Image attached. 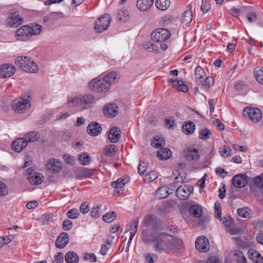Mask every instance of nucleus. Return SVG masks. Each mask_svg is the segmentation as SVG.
Wrapping results in <instances>:
<instances>
[{"label":"nucleus","instance_id":"obj_20","mask_svg":"<svg viewBox=\"0 0 263 263\" xmlns=\"http://www.w3.org/2000/svg\"><path fill=\"white\" fill-rule=\"evenodd\" d=\"M87 129L89 135L97 136L101 133L102 128L98 123L91 122L88 125Z\"/></svg>","mask_w":263,"mask_h":263},{"label":"nucleus","instance_id":"obj_24","mask_svg":"<svg viewBox=\"0 0 263 263\" xmlns=\"http://www.w3.org/2000/svg\"><path fill=\"white\" fill-rule=\"evenodd\" d=\"M117 76L116 72H110L105 75L102 78L110 88L112 84H115L118 81Z\"/></svg>","mask_w":263,"mask_h":263},{"label":"nucleus","instance_id":"obj_29","mask_svg":"<svg viewBox=\"0 0 263 263\" xmlns=\"http://www.w3.org/2000/svg\"><path fill=\"white\" fill-rule=\"evenodd\" d=\"M165 144V141L163 137L158 135L154 137V139L151 142L152 146L156 148L162 147L164 146Z\"/></svg>","mask_w":263,"mask_h":263},{"label":"nucleus","instance_id":"obj_35","mask_svg":"<svg viewBox=\"0 0 263 263\" xmlns=\"http://www.w3.org/2000/svg\"><path fill=\"white\" fill-rule=\"evenodd\" d=\"M193 18V14L191 10H186L182 14V22L185 25L190 23Z\"/></svg>","mask_w":263,"mask_h":263},{"label":"nucleus","instance_id":"obj_50","mask_svg":"<svg viewBox=\"0 0 263 263\" xmlns=\"http://www.w3.org/2000/svg\"><path fill=\"white\" fill-rule=\"evenodd\" d=\"M9 193V189L7 185L3 182L0 181V196H5Z\"/></svg>","mask_w":263,"mask_h":263},{"label":"nucleus","instance_id":"obj_64","mask_svg":"<svg viewBox=\"0 0 263 263\" xmlns=\"http://www.w3.org/2000/svg\"><path fill=\"white\" fill-rule=\"evenodd\" d=\"M89 210V207L86 202L82 203L80 208V211L83 214L87 213Z\"/></svg>","mask_w":263,"mask_h":263},{"label":"nucleus","instance_id":"obj_26","mask_svg":"<svg viewBox=\"0 0 263 263\" xmlns=\"http://www.w3.org/2000/svg\"><path fill=\"white\" fill-rule=\"evenodd\" d=\"M168 82L170 83H171L172 86L177 88L178 91L183 92H185L188 91V87L187 85L184 84L182 81L170 80Z\"/></svg>","mask_w":263,"mask_h":263},{"label":"nucleus","instance_id":"obj_30","mask_svg":"<svg viewBox=\"0 0 263 263\" xmlns=\"http://www.w3.org/2000/svg\"><path fill=\"white\" fill-rule=\"evenodd\" d=\"M12 23H10L9 25L11 27H17L23 23V18L20 16L16 12L12 14L11 17Z\"/></svg>","mask_w":263,"mask_h":263},{"label":"nucleus","instance_id":"obj_39","mask_svg":"<svg viewBox=\"0 0 263 263\" xmlns=\"http://www.w3.org/2000/svg\"><path fill=\"white\" fill-rule=\"evenodd\" d=\"M231 149L226 145H221L219 148V152L223 157H229L232 156Z\"/></svg>","mask_w":263,"mask_h":263},{"label":"nucleus","instance_id":"obj_63","mask_svg":"<svg viewBox=\"0 0 263 263\" xmlns=\"http://www.w3.org/2000/svg\"><path fill=\"white\" fill-rule=\"evenodd\" d=\"M222 223L227 227V229L231 227V224L233 223V220L231 218L228 217H224L222 218Z\"/></svg>","mask_w":263,"mask_h":263},{"label":"nucleus","instance_id":"obj_5","mask_svg":"<svg viewBox=\"0 0 263 263\" xmlns=\"http://www.w3.org/2000/svg\"><path fill=\"white\" fill-rule=\"evenodd\" d=\"M104 81L101 77L94 78L88 83V88L97 92L106 93L110 88Z\"/></svg>","mask_w":263,"mask_h":263},{"label":"nucleus","instance_id":"obj_2","mask_svg":"<svg viewBox=\"0 0 263 263\" xmlns=\"http://www.w3.org/2000/svg\"><path fill=\"white\" fill-rule=\"evenodd\" d=\"M171 36L170 31L165 28H159L153 31L151 33V38L156 43L147 42L143 44L145 49H155L161 48V49H166L170 45L166 43Z\"/></svg>","mask_w":263,"mask_h":263},{"label":"nucleus","instance_id":"obj_11","mask_svg":"<svg viewBox=\"0 0 263 263\" xmlns=\"http://www.w3.org/2000/svg\"><path fill=\"white\" fill-rule=\"evenodd\" d=\"M193 191V188L192 187L187 186L185 185H181L178 187L176 193L179 199L185 200L189 198Z\"/></svg>","mask_w":263,"mask_h":263},{"label":"nucleus","instance_id":"obj_10","mask_svg":"<svg viewBox=\"0 0 263 263\" xmlns=\"http://www.w3.org/2000/svg\"><path fill=\"white\" fill-rule=\"evenodd\" d=\"M16 69L12 64L8 63L0 65V78L4 79L12 77L15 72Z\"/></svg>","mask_w":263,"mask_h":263},{"label":"nucleus","instance_id":"obj_3","mask_svg":"<svg viewBox=\"0 0 263 263\" xmlns=\"http://www.w3.org/2000/svg\"><path fill=\"white\" fill-rule=\"evenodd\" d=\"M42 29V26L37 24H32L31 26L24 25L17 30L15 36L17 40L26 41L33 35L40 34Z\"/></svg>","mask_w":263,"mask_h":263},{"label":"nucleus","instance_id":"obj_1","mask_svg":"<svg viewBox=\"0 0 263 263\" xmlns=\"http://www.w3.org/2000/svg\"><path fill=\"white\" fill-rule=\"evenodd\" d=\"M142 239L146 243L153 242L155 250L158 252L176 249L181 245L180 239L163 232H154L151 234L147 231L143 230Z\"/></svg>","mask_w":263,"mask_h":263},{"label":"nucleus","instance_id":"obj_21","mask_svg":"<svg viewBox=\"0 0 263 263\" xmlns=\"http://www.w3.org/2000/svg\"><path fill=\"white\" fill-rule=\"evenodd\" d=\"M69 242V235L67 233L62 232L55 241V246L59 248H63Z\"/></svg>","mask_w":263,"mask_h":263},{"label":"nucleus","instance_id":"obj_42","mask_svg":"<svg viewBox=\"0 0 263 263\" xmlns=\"http://www.w3.org/2000/svg\"><path fill=\"white\" fill-rule=\"evenodd\" d=\"M92 170L84 168L80 171L77 174V178H90L93 175Z\"/></svg>","mask_w":263,"mask_h":263},{"label":"nucleus","instance_id":"obj_4","mask_svg":"<svg viewBox=\"0 0 263 263\" xmlns=\"http://www.w3.org/2000/svg\"><path fill=\"white\" fill-rule=\"evenodd\" d=\"M15 65L23 70L31 73L38 71L37 65L29 57L20 56L16 58Z\"/></svg>","mask_w":263,"mask_h":263},{"label":"nucleus","instance_id":"obj_48","mask_svg":"<svg viewBox=\"0 0 263 263\" xmlns=\"http://www.w3.org/2000/svg\"><path fill=\"white\" fill-rule=\"evenodd\" d=\"M214 213L215 217L222 220L221 218V206L219 202H216L214 205Z\"/></svg>","mask_w":263,"mask_h":263},{"label":"nucleus","instance_id":"obj_55","mask_svg":"<svg viewBox=\"0 0 263 263\" xmlns=\"http://www.w3.org/2000/svg\"><path fill=\"white\" fill-rule=\"evenodd\" d=\"M128 15V12L127 10H120L118 13V18L119 20L125 22L126 17Z\"/></svg>","mask_w":263,"mask_h":263},{"label":"nucleus","instance_id":"obj_31","mask_svg":"<svg viewBox=\"0 0 263 263\" xmlns=\"http://www.w3.org/2000/svg\"><path fill=\"white\" fill-rule=\"evenodd\" d=\"M65 259L67 263H78L79 258L76 253L70 251L65 254Z\"/></svg>","mask_w":263,"mask_h":263},{"label":"nucleus","instance_id":"obj_49","mask_svg":"<svg viewBox=\"0 0 263 263\" xmlns=\"http://www.w3.org/2000/svg\"><path fill=\"white\" fill-rule=\"evenodd\" d=\"M211 131L206 128H202L199 132V138L203 140L207 139L211 135Z\"/></svg>","mask_w":263,"mask_h":263},{"label":"nucleus","instance_id":"obj_12","mask_svg":"<svg viewBox=\"0 0 263 263\" xmlns=\"http://www.w3.org/2000/svg\"><path fill=\"white\" fill-rule=\"evenodd\" d=\"M195 247L196 249L199 252H208L210 249V243L208 239L205 237H199L196 240Z\"/></svg>","mask_w":263,"mask_h":263},{"label":"nucleus","instance_id":"obj_8","mask_svg":"<svg viewBox=\"0 0 263 263\" xmlns=\"http://www.w3.org/2000/svg\"><path fill=\"white\" fill-rule=\"evenodd\" d=\"M111 21V16L105 14L97 18L94 27L96 33H101L107 30Z\"/></svg>","mask_w":263,"mask_h":263},{"label":"nucleus","instance_id":"obj_43","mask_svg":"<svg viewBox=\"0 0 263 263\" xmlns=\"http://www.w3.org/2000/svg\"><path fill=\"white\" fill-rule=\"evenodd\" d=\"M40 137V135L38 133L35 132H30L27 135H25V138L27 141V143L28 142H32L36 140H37Z\"/></svg>","mask_w":263,"mask_h":263},{"label":"nucleus","instance_id":"obj_41","mask_svg":"<svg viewBox=\"0 0 263 263\" xmlns=\"http://www.w3.org/2000/svg\"><path fill=\"white\" fill-rule=\"evenodd\" d=\"M170 5V0H156V6L160 10H165L167 9Z\"/></svg>","mask_w":263,"mask_h":263},{"label":"nucleus","instance_id":"obj_33","mask_svg":"<svg viewBox=\"0 0 263 263\" xmlns=\"http://www.w3.org/2000/svg\"><path fill=\"white\" fill-rule=\"evenodd\" d=\"M195 75L196 81L200 83H202L204 79L205 72L201 67L198 66L196 67L195 71Z\"/></svg>","mask_w":263,"mask_h":263},{"label":"nucleus","instance_id":"obj_37","mask_svg":"<svg viewBox=\"0 0 263 263\" xmlns=\"http://www.w3.org/2000/svg\"><path fill=\"white\" fill-rule=\"evenodd\" d=\"M190 212L195 217H200L202 215V209L199 205H193L191 206Z\"/></svg>","mask_w":263,"mask_h":263},{"label":"nucleus","instance_id":"obj_27","mask_svg":"<svg viewBox=\"0 0 263 263\" xmlns=\"http://www.w3.org/2000/svg\"><path fill=\"white\" fill-rule=\"evenodd\" d=\"M43 176L39 173H34L27 177V179L29 183L33 185L41 184L43 181Z\"/></svg>","mask_w":263,"mask_h":263},{"label":"nucleus","instance_id":"obj_16","mask_svg":"<svg viewBox=\"0 0 263 263\" xmlns=\"http://www.w3.org/2000/svg\"><path fill=\"white\" fill-rule=\"evenodd\" d=\"M96 102L94 96L91 94H87L81 98V105L84 108H87L92 106Z\"/></svg>","mask_w":263,"mask_h":263},{"label":"nucleus","instance_id":"obj_56","mask_svg":"<svg viewBox=\"0 0 263 263\" xmlns=\"http://www.w3.org/2000/svg\"><path fill=\"white\" fill-rule=\"evenodd\" d=\"M156 216L154 215H148L144 218V224L146 226L152 224L156 220Z\"/></svg>","mask_w":263,"mask_h":263},{"label":"nucleus","instance_id":"obj_13","mask_svg":"<svg viewBox=\"0 0 263 263\" xmlns=\"http://www.w3.org/2000/svg\"><path fill=\"white\" fill-rule=\"evenodd\" d=\"M184 157L186 160L197 161L200 157L199 151L197 148L189 147L184 151Z\"/></svg>","mask_w":263,"mask_h":263},{"label":"nucleus","instance_id":"obj_54","mask_svg":"<svg viewBox=\"0 0 263 263\" xmlns=\"http://www.w3.org/2000/svg\"><path fill=\"white\" fill-rule=\"evenodd\" d=\"M254 184L258 187H263V174L257 176L254 178Z\"/></svg>","mask_w":263,"mask_h":263},{"label":"nucleus","instance_id":"obj_62","mask_svg":"<svg viewBox=\"0 0 263 263\" xmlns=\"http://www.w3.org/2000/svg\"><path fill=\"white\" fill-rule=\"evenodd\" d=\"M247 18L250 23L254 22L257 20V15L255 12H251L247 14Z\"/></svg>","mask_w":263,"mask_h":263},{"label":"nucleus","instance_id":"obj_53","mask_svg":"<svg viewBox=\"0 0 263 263\" xmlns=\"http://www.w3.org/2000/svg\"><path fill=\"white\" fill-rule=\"evenodd\" d=\"M101 206H97V207H93L91 210V215L95 218H98L101 215Z\"/></svg>","mask_w":263,"mask_h":263},{"label":"nucleus","instance_id":"obj_15","mask_svg":"<svg viewBox=\"0 0 263 263\" xmlns=\"http://www.w3.org/2000/svg\"><path fill=\"white\" fill-rule=\"evenodd\" d=\"M129 180L128 177H125L124 178H120L116 181L111 182V186L115 189V192L120 194L122 193L124 190V186Z\"/></svg>","mask_w":263,"mask_h":263},{"label":"nucleus","instance_id":"obj_32","mask_svg":"<svg viewBox=\"0 0 263 263\" xmlns=\"http://www.w3.org/2000/svg\"><path fill=\"white\" fill-rule=\"evenodd\" d=\"M234 257L237 263H247V260L243 252L239 250L233 251Z\"/></svg>","mask_w":263,"mask_h":263},{"label":"nucleus","instance_id":"obj_34","mask_svg":"<svg viewBox=\"0 0 263 263\" xmlns=\"http://www.w3.org/2000/svg\"><path fill=\"white\" fill-rule=\"evenodd\" d=\"M237 212L239 216L245 218H250L252 214V210L247 207L238 209Z\"/></svg>","mask_w":263,"mask_h":263},{"label":"nucleus","instance_id":"obj_58","mask_svg":"<svg viewBox=\"0 0 263 263\" xmlns=\"http://www.w3.org/2000/svg\"><path fill=\"white\" fill-rule=\"evenodd\" d=\"M72 222L67 219L64 220L62 223L63 228L66 231L70 230L72 228Z\"/></svg>","mask_w":263,"mask_h":263},{"label":"nucleus","instance_id":"obj_14","mask_svg":"<svg viewBox=\"0 0 263 263\" xmlns=\"http://www.w3.org/2000/svg\"><path fill=\"white\" fill-rule=\"evenodd\" d=\"M232 181L234 186L241 188L247 184V177L243 174L236 175L232 178Z\"/></svg>","mask_w":263,"mask_h":263},{"label":"nucleus","instance_id":"obj_38","mask_svg":"<svg viewBox=\"0 0 263 263\" xmlns=\"http://www.w3.org/2000/svg\"><path fill=\"white\" fill-rule=\"evenodd\" d=\"M195 124L192 122L186 123L182 125V132L185 134H192L195 130Z\"/></svg>","mask_w":263,"mask_h":263},{"label":"nucleus","instance_id":"obj_57","mask_svg":"<svg viewBox=\"0 0 263 263\" xmlns=\"http://www.w3.org/2000/svg\"><path fill=\"white\" fill-rule=\"evenodd\" d=\"M147 164L144 161H141L138 165V170L140 174H143L146 170Z\"/></svg>","mask_w":263,"mask_h":263},{"label":"nucleus","instance_id":"obj_52","mask_svg":"<svg viewBox=\"0 0 263 263\" xmlns=\"http://www.w3.org/2000/svg\"><path fill=\"white\" fill-rule=\"evenodd\" d=\"M117 150V147L115 145H110L105 149V155L110 156L113 155Z\"/></svg>","mask_w":263,"mask_h":263},{"label":"nucleus","instance_id":"obj_9","mask_svg":"<svg viewBox=\"0 0 263 263\" xmlns=\"http://www.w3.org/2000/svg\"><path fill=\"white\" fill-rule=\"evenodd\" d=\"M243 112L247 116L250 120L254 123L260 121L262 117L261 110L258 108H246Z\"/></svg>","mask_w":263,"mask_h":263},{"label":"nucleus","instance_id":"obj_44","mask_svg":"<svg viewBox=\"0 0 263 263\" xmlns=\"http://www.w3.org/2000/svg\"><path fill=\"white\" fill-rule=\"evenodd\" d=\"M157 177V173L155 171H151L145 175L144 180L145 182L149 183L156 179Z\"/></svg>","mask_w":263,"mask_h":263},{"label":"nucleus","instance_id":"obj_61","mask_svg":"<svg viewBox=\"0 0 263 263\" xmlns=\"http://www.w3.org/2000/svg\"><path fill=\"white\" fill-rule=\"evenodd\" d=\"M64 261V255L62 253H58L54 256L53 263H62Z\"/></svg>","mask_w":263,"mask_h":263},{"label":"nucleus","instance_id":"obj_40","mask_svg":"<svg viewBox=\"0 0 263 263\" xmlns=\"http://www.w3.org/2000/svg\"><path fill=\"white\" fill-rule=\"evenodd\" d=\"M214 82V79L211 77H209L206 78L205 79H204L203 80L202 83L200 84L202 85V88L205 91H208L210 87L213 85Z\"/></svg>","mask_w":263,"mask_h":263},{"label":"nucleus","instance_id":"obj_45","mask_svg":"<svg viewBox=\"0 0 263 263\" xmlns=\"http://www.w3.org/2000/svg\"><path fill=\"white\" fill-rule=\"evenodd\" d=\"M90 156L87 153H82L79 155V161L83 165H87L89 163Z\"/></svg>","mask_w":263,"mask_h":263},{"label":"nucleus","instance_id":"obj_18","mask_svg":"<svg viewBox=\"0 0 263 263\" xmlns=\"http://www.w3.org/2000/svg\"><path fill=\"white\" fill-rule=\"evenodd\" d=\"M103 109L105 115L109 117H114L119 113L118 106L113 103L106 104Z\"/></svg>","mask_w":263,"mask_h":263},{"label":"nucleus","instance_id":"obj_60","mask_svg":"<svg viewBox=\"0 0 263 263\" xmlns=\"http://www.w3.org/2000/svg\"><path fill=\"white\" fill-rule=\"evenodd\" d=\"M84 259L90 262H94L97 260L96 256L92 253H85L84 256Z\"/></svg>","mask_w":263,"mask_h":263},{"label":"nucleus","instance_id":"obj_7","mask_svg":"<svg viewBox=\"0 0 263 263\" xmlns=\"http://www.w3.org/2000/svg\"><path fill=\"white\" fill-rule=\"evenodd\" d=\"M183 179L182 177L177 176L175 178V182L170 185L171 189L166 186L160 187L156 191L155 196L159 199H163L166 197L169 194L173 193L178 182L181 183L183 182Z\"/></svg>","mask_w":263,"mask_h":263},{"label":"nucleus","instance_id":"obj_28","mask_svg":"<svg viewBox=\"0 0 263 263\" xmlns=\"http://www.w3.org/2000/svg\"><path fill=\"white\" fill-rule=\"evenodd\" d=\"M172 156L171 151L167 148H161L157 152V156L161 160H167Z\"/></svg>","mask_w":263,"mask_h":263},{"label":"nucleus","instance_id":"obj_25","mask_svg":"<svg viewBox=\"0 0 263 263\" xmlns=\"http://www.w3.org/2000/svg\"><path fill=\"white\" fill-rule=\"evenodd\" d=\"M154 0H138L137 8L141 11H144L148 9L153 4Z\"/></svg>","mask_w":263,"mask_h":263},{"label":"nucleus","instance_id":"obj_17","mask_svg":"<svg viewBox=\"0 0 263 263\" xmlns=\"http://www.w3.org/2000/svg\"><path fill=\"white\" fill-rule=\"evenodd\" d=\"M27 145V141L24 138H17L12 143V148L13 151L20 152Z\"/></svg>","mask_w":263,"mask_h":263},{"label":"nucleus","instance_id":"obj_47","mask_svg":"<svg viewBox=\"0 0 263 263\" xmlns=\"http://www.w3.org/2000/svg\"><path fill=\"white\" fill-rule=\"evenodd\" d=\"M79 215L80 213L77 209H72L66 213V216L68 218L73 219L77 218Z\"/></svg>","mask_w":263,"mask_h":263},{"label":"nucleus","instance_id":"obj_6","mask_svg":"<svg viewBox=\"0 0 263 263\" xmlns=\"http://www.w3.org/2000/svg\"><path fill=\"white\" fill-rule=\"evenodd\" d=\"M30 106V101L24 98H16L12 103L13 110L18 114L24 113L26 110L29 109Z\"/></svg>","mask_w":263,"mask_h":263},{"label":"nucleus","instance_id":"obj_59","mask_svg":"<svg viewBox=\"0 0 263 263\" xmlns=\"http://www.w3.org/2000/svg\"><path fill=\"white\" fill-rule=\"evenodd\" d=\"M63 159L65 162L67 164H69L70 165H74L75 163V159L73 157L69 155L65 154L64 155Z\"/></svg>","mask_w":263,"mask_h":263},{"label":"nucleus","instance_id":"obj_51","mask_svg":"<svg viewBox=\"0 0 263 263\" xmlns=\"http://www.w3.org/2000/svg\"><path fill=\"white\" fill-rule=\"evenodd\" d=\"M67 104L69 107H74L81 105V99L78 97L69 99L67 101Z\"/></svg>","mask_w":263,"mask_h":263},{"label":"nucleus","instance_id":"obj_22","mask_svg":"<svg viewBox=\"0 0 263 263\" xmlns=\"http://www.w3.org/2000/svg\"><path fill=\"white\" fill-rule=\"evenodd\" d=\"M121 137L120 129L117 127L111 128L108 134V139L111 143L117 142Z\"/></svg>","mask_w":263,"mask_h":263},{"label":"nucleus","instance_id":"obj_23","mask_svg":"<svg viewBox=\"0 0 263 263\" xmlns=\"http://www.w3.org/2000/svg\"><path fill=\"white\" fill-rule=\"evenodd\" d=\"M249 257L254 263H263V257L258 252L254 249L249 250Z\"/></svg>","mask_w":263,"mask_h":263},{"label":"nucleus","instance_id":"obj_46","mask_svg":"<svg viewBox=\"0 0 263 263\" xmlns=\"http://www.w3.org/2000/svg\"><path fill=\"white\" fill-rule=\"evenodd\" d=\"M116 217V213L115 212H111L104 215L102 219L106 222H110L115 219Z\"/></svg>","mask_w":263,"mask_h":263},{"label":"nucleus","instance_id":"obj_36","mask_svg":"<svg viewBox=\"0 0 263 263\" xmlns=\"http://www.w3.org/2000/svg\"><path fill=\"white\" fill-rule=\"evenodd\" d=\"M256 80L260 84H263V67H256L254 71Z\"/></svg>","mask_w":263,"mask_h":263},{"label":"nucleus","instance_id":"obj_19","mask_svg":"<svg viewBox=\"0 0 263 263\" xmlns=\"http://www.w3.org/2000/svg\"><path fill=\"white\" fill-rule=\"evenodd\" d=\"M47 169L51 172L56 173L62 168L61 163L57 159H51L46 164Z\"/></svg>","mask_w":263,"mask_h":263}]
</instances>
